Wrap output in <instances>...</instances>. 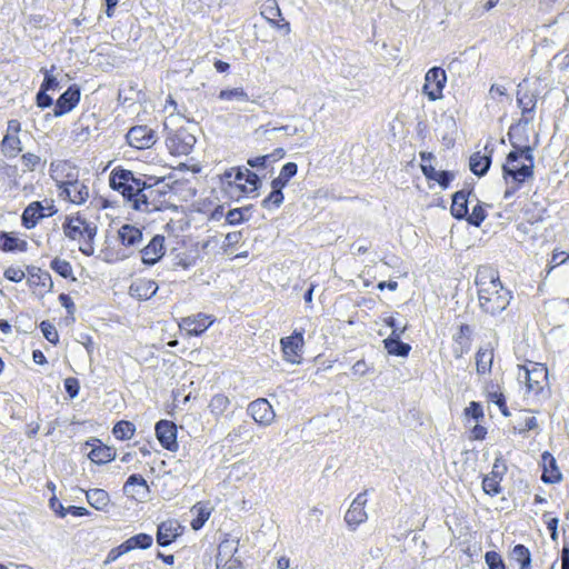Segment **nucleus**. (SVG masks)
Masks as SVG:
<instances>
[{"label":"nucleus","instance_id":"obj_22","mask_svg":"<svg viewBox=\"0 0 569 569\" xmlns=\"http://www.w3.org/2000/svg\"><path fill=\"white\" fill-rule=\"evenodd\" d=\"M164 237L157 234L149 243L140 250L142 262L146 264L157 263L164 254Z\"/></svg>","mask_w":569,"mask_h":569},{"label":"nucleus","instance_id":"obj_3","mask_svg":"<svg viewBox=\"0 0 569 569\" xmlns=\"http://www.w3.org/2000/svg\"><path fill=\"white\" fill-rule=\"evenodd\" d=\"M511 150L506 162L502 166L503 179L508 186L505 198H509L527 180L533 179L535 157L533 149L530 146H522L512 140L513 133L510 131Z\"/></svg>","mask_w":569,"mask_h":569},{"label":"nucleus","instance_id":"obj_30","mask_svg":"<svg viewBox=\"0 0 569 569\" xmlns=\"http://www.w3.org/2000/svg\"><path fill=\"white\" fill-rule=\"evenodd\" d=\"M543 473L542 480L548 483L558 482L561 478V473L557 468L556 460L549 452L542 455Z\"/></svg>","mask_w":569,"mask_h":569},{"label":"nucleus","instance_id":"obj_12","mask_svg":"<svg viewBox=\"0 0 569 569\" xmlns=\"http://www.w3.org/2000/svg\"><path fill=\"white\" fill-rule=\"evenodd\" d=\"M283 359L292 365H298L302 359L303 348V333L302 331H295L291 336L284 337L280 340Z\"/></svg>","mask_w":569,"mask_h":569},{"label":"nucleus","instance_id":"obj_51","mask_svg":"<svg viewBox=\"0 0 569 569\" xmlns=\"http://www.w3.org/2000/svg\"><path fill=\"white\" fill-rule=\"evenodd\" d=\"M466 417H471L476 421H479L483 418L482 406L477 401H471L469 406L465 409Z\"/></svg>","mask_w":569,"mask_h":569},{"label":"nucleus","instance_id":"obj_42","mask_svg":"<svg viewBox=\"0 0 569 569\" xmlns=\"http://www.w3.org/2000/svg\"><path fill=\"white\" fill-rule=\"evenodd\" d=\"M229 398L222 393H218L211 398L209 402V409L214 416H222L229 408Z\"/></svg>","mask_w":569,"mask_h":569},{"label":"nucleus","instance_id":"obj_49","mask_svg":"<svg viewBox=\"0 0 569 569\" xmlns=\"http://www.w3.org/2000/svg\"><path fill=\"white\" fill-rule=\"evenodd\" d=\"M40 329H41L44 338L49 342H51L53 345L58 343L59 335H58L56 327L52 323H50L49 321H42L40 325Z\"/></svg>","mask_w":569,"mask_h":569},{"label":"nucleus","instance_id":"obj_52","mask_svg":"<svg viewBox=\"0 0 569 569\" xmlns=\"http://www.w3.org/2000/svg\"><path fill=\"white\" fill-rule=\"evenodd\" d=\"M485 209L481 206L476 204L472 209V212L468 216V221L469 223L479 227L481 222L485 220Z\"/></svg>","mask_w":569,"mask_h":569},{"label":"nucleus","instance_id":"obj_55","mask_svg":"<svg viewBox=\"0 0 569 569\" xmlns=\"http://www.w3.org/2000/svg\"><path fill=\"white\" fill-rule=\"evenodd\" d=\"M242 239L241 231H233L226 234L223 247L224 251H228L230 248L236 247Z\"/></svg>","mask_w":569,"mask_h":569},{"label":"nucleus","instance_id":"obj_36","mask_svg":"<svg viewBox=\"0 0 569 569\" xmlns=\"http://www.w3.org/2000/svg\"><path fill=\"white\" fill-rule=\"evenodd\" d=\"M298 167L295 162H287L277 178L271 181V188L283 189L289 180L297 174Z\"/></svg>","mask_w":569,"mask_h":569},{"label":"nucleus","instance_id":"obj_48","mask_svg":"<svg viewBox=\"0 0 569 569\" xmlns=\"http://www.w3.org/2000/svg\"><path fill=\"white\" fill-rule=\"evenodd\" d=\"M485 561L489 569H506L501 556L496 551H487L485 555Z\"/></svg>","mask_w":569,"mask_h":569},{"label":"nucleus","instance_id":"obj_13","mask_svg":"<svg viewBox=\"0 0 569 569\" xmlns=\"http://www.w3.org/2000/svg\"><path fill=\"white\" fill-rule=\"evenodd\" d=\"M517 102L521 109V119L517 128L528 126L535 118V109L537 104V96L525 88L522 83L519 84L517 93Z\"/></svg>","mask_w":569,"mask_h":569},{"label":"nucleus","instance_id":"obj_7","mask_svg":"<svg viewBox=\"0 0 569 569\" xmlns=\"http://www.w3.org/2000/svg\"><path fill=\"white\" fill-rule=\"evenodd\" d=\"M447 83L446 71L440 67H433L425 74V83L422 86V93L427 96L429 101H437L442 99L443 89Z\"/></svg>","mask_w":569,"mask_h":569},{"label":"nucleus","instance_id":"obj_23","mask_svg":"<svg viewBox=\"0 0 569 569\" xmlns=\"http://www.w3.org/2000/svg\"><path fill=\"white\" fill-rule=\"evenodd\" d=\"M123 492L136 500H144L149 496V486L140 475H131L123 486Z\"/></svg>","mask_w":569,"mask_h":569},{"label":"nucleus","instance_id":"obj_2","mask_svg":"<svg viewBox=\"0 0 569 569\" xmlns=\"http://www.w3.org/2000/svg\"><path fill=\"white\" fill-rule=\"evenodd\" d=\"M480 308L491 316L503 311L510 303L511 293L503 288L499 273L491 267L481 266L476 273Z\"/></svg>","mask_w":569,"mask_h":569},{"label":"nucleus","instance_id":"obj_64","mask_svg":"<svg viewBox=\"0 0 569 569\" xmlns=\"http://www.w3.org/2000/svg\"><path fill=\"white\" fill-rule=\"evenodd\" d=\"M59 301H60L61 306L67 309L68 313H70V315L73 313L74 303L70 296H68L66 293H61L59 296Z\"/></svg>","mask_w":569,"mask_h":569},{"label":"nucleus","instance_id":"obj_59","mask_svg":"<svg viewBox=\"0 0 569 569\" xmlns=\"http://www.w3.org/2000/svg\"><path fill=\"white\" fill-rule=\"evenodd\" d=\"M272 154L259 156L248 160V164L252 168H264L271 161Z\"/></svg>","mask_w":569,"mask_h":569},{"label":"nucleus","instance_id":"obj_61","mask_svg":"<svg viewBox=\"0 0 569 569\" xmlns=\"http://www.w3.org/2000/svg\"><path fill=\"white\" fill-rule=\"evenodd\" d=\"M37 104L40 108H48L52 104V98L47 94V91L40 89V91L37 93Z\"/></svg>","mask_w":569,"mask_h":569},{"label":"nucleus","instance_id":"obj_25","mask_svg":"<svg viewBox=\"0 0 569 569\" xmlns=\"http://www.w3.org/2000/svg\"><path fill=\"white\" fill-rule=\"evenodd\" d=\"M80 100V90L77 87H70L57 100L54 114L62 116L71 111Z\"/></svg>","mask_w":569,"mask_h":569},{"label":"nucleus","instance_id":"obj_35","mask_svg":"<svg viewBox=\"0 0 569 569\" xmlns=\"http://www.w3.org/2000/svg\"><path fill=\"white\" fill-rule=\"evenodd\" d=\"M490 163H491L490 154H481L480 152H476L470 157L469 166H470V170L475 174L481 177L488 171Z\"/></svg>","mask_w":569,"mask_h":569},{"label":"nucleus","instance_id":"obj_46","mask_svg":"<svg viewBox=\"0 0 569 569\" xmlns=\"http://www.w3.org/2000/svg\"><path fill=\"white\" fill-rule=\"evenodd\" d=\"M50 267L63 278H69L72 274V267L67 260L54 258L51 261Z\"/></svg>","mask_w":569,"mask_h":569},{"label":"nucleus","instance_id":"obj_21","mask_svg":"<svg viewBox=\"0 0 569 569\" xmlns=\"http://www.w3.org/2000/svg\"><path fill=\"white\" fill-rule=\"evenodd\" d=\"M59 187L63 190L67 198L74 204H83L90 197L89 188L82 181H62Z\"/></svg>","mask_w":569,"mask_h":569},{"label":"nucleus","instance_id":"obj_32","mask_svg":"<svg viewBox=\"0 0 569 569\" xmlns=\"http://www.w3.org/2000/svg\"><path fill=\"white\" fill-rule=\"evenodd\" d=\"M493 361V350L490 348H480L476 355V367L478 375H486L491 371Z\"/></svg>","mask_w":569,"mask_h":569},{"label":"nucleus","instance_id":"obj_56","mask_svg":"<svg viewBox=\"0 0 569 569\" xmlns=\"http://www.w3.org/2000/svg\"><path fill=\"white\" fill-rule=\"evenodd\" d=\"M41 71L44 73V80L41 84V89H43V91L56 90L59 87L57 78L50 74L46 69H41Z\"/></svg>","mask_w":569,"mask_h":569},{"label":"nucleus","instance_id":"obj_16","mask_svg":"<svg viewBox=\"0 0 569 569\" xmlns=\"http://www.w3.org/2000/svg\"><path fill=\"white\" fill-rule=\"evenodd\" d=\"M366 503L367 492L363 491L357 495L347 510L345 520L351 530H355L359 525L363 523L368 519V515L365 509Z\"/></svg>","mask_w":569,"mask_h":569},{"label":"nucleus","instance_id":"obj_27","mask_svg":"<svg viewBox=\"0 0 569 569\" xmlns=\"http://www.w3.org/2000/svg\"><path fill=\"white\" fill-rule=\"evenodd\" d=\"M180 526L177 521L168 520L158 526L157 542L160 546H169L179 535Z\"/></svg>","mask_w":569,"mask_h":569},{"label":"nucleus","instance_id":"obj_53","mask_svg":"<svg viewBox=\"0 0 569 569\" xmlns=\"http://www.w3.org/2000/svg\"><path fill=\"white\" fill-rule=\"evenodd\" d=\"M568 260H569V253H567L565 251H553V253L551 256V260L549 262V269L547 272L550 273L553 268H556L557 266L563 264Z\"/></svg>","mask_w":569,"mask_h":569},{"label":"nucleus","instance_id":"obj_10","mask_svg":"<svg viewBox=\"0 0 569 569\" xmlns=\"http://www.w3.org/2000/svg\"><path fill=\"white\" fill-rule=\"evenodd\" d=\"M21 124L18 120L11 119L7 124V132L1 141V152L7 158H14L22 151V143L19 138Z\"/></svg>","mask_w":569,"mask_h":569},{"label":"nucleus","instance_id":"obj_62","mask_svg":"<svg viewBox=\"0 0 569 569\" xmlns=\"http://www.w3.org/2000/svg\"><path fill=\"white\" fill-rule=\"evenodd\" d=\"M50 508L61 518L67 516V508L57 498L50 499Z\"/></svg>","mask_w":569,"mask_h":569},{"label":"nucleus","instance_id":"obj_39","mask_svg":"<svg viewBox=\"0 0 569 569\" xmlns=\"http://www.w3.org/2000/svg\"><path fill=\"white\" fill-rule=\"evenodd\" d=\"M1 241L2 242L0 244V248L3 251H24L27 249V242L24 240H21L8 233H2Z\"/></svg>","mask_w":569,"mask_h":569},{"label":"nucleus","instance_id":"obj_6","mask_svg":"<svg viewBox=\"0 0 569 569\" xmlns=\"http://www.w3.org/2000/svg\"><path fill=\"white\" fill-rule=\"evenodd\" d=\"M223 180L243 193L256 191L259 184V177L249 169L232 168L224 172Z\"/></svg>","mask_w":569,"mask_h":569},{"label":"nucleus","instance_id":"obj_1","mask_svg":"<svg viewBox=\"0 0 569 569\" xmlns=\"http://www.w3.org/2000/svg\"><path fill=\"white\" fill-rule=\"evenodd\" d=\"M110 187L119 191L127 199L131 207L142 212H153L161 209L163 196L156 184H147L140 178H137L132 171L124 169L112 170L109 178Z\"/></svg>","mask_w":569,"mask_h":569},{"label":"nucleus","instance_id":"obj_28","mask_svg":"<svg viewBox=\"0 0 569 569\" xmlns=\"http://www.w3.org/2000/svg\"><path fill=\"white\" fill-rule=\"evenodd\" d=\"M118 238L124 247H138L142 242V231L132 224H123L118 230Z\"/></svg>","mask_w":569,"mask_h":569},{"label":"nucleus","instance_id":"obj_19","mask_svg":"<svg viewBox=\"0 0 569 569\" xmlns=\"http://www.w3.org/2000/svg\"><path fill=\"white\" fill-rule=\"evenodd\" d=\"M421 170L428 180L436 181L443 189L448 188L449 183L455 178L450 171H437L433 166H427V159L432 160V153L421 152Z\"/></svg>","mask_w":569,"mask_h":569},{"label":"nucleus","instance_id":"obj_41","mask_svg":"<svg viewBox=\"0 0 569 569\" xmlns=\"http://www.w3.org/2000/svg\"><path fill=\"white\" fill-rule=\"evenodd\" d=\"M218 98L223 101L248 102L249 96L242 88L224 89L219 92Z\"/></svg>","mask_w":569,"mask_h":569},{"label":"nucleus","instance_id":"obj_45","mask_svg":"<svg viewBox=\"0 0 569 569\" xmlns=\"http://www.w3.org/2000/svg\"><path fill=\"white\" fill-rule=\"evenodd\" d=\"M502 476H486L482 480V489L489 496H496L500 492V481Z\"/></svg>","mask_w":569,"mask_h":569},{"label":"nucleus","instance_id":"obj_34","mask_svg":"<svg viewBox=\"0 0 569 569\" xmlns=\"http://www.w3.org/2000/svg\"><path fill=\"white\" fill-rule=\"evenodd\" d=\"M451 213L457 219L468 216V197L465 191H457L452 197Z\"/></svg>","mask_w":569,"mask_h":569},{"label":"nucleus","instance_id":"obj_31","mask_svg":"<svg viewBox=\"0 0 569 569\" xmlns=\"http://www.w3.org/2000/svg\"><path fill=\"white\" fill-rule=\"evenodd\" d=\"M86 498L92 508L100 511L107 510L110 503L109 493L103 489H90L86 491Z\"/></svg>","mask_w":569,"mask_h":569},{"label":"nucleus","instance_id":"obj_8","mask_svg":"<svg viewBox=\"0 0 569 569\" xmlns=\"http://www.w3.org/2000/svg\"><path fill=\"white\" fill-rule=\"evenodd\" d=\"M196 143V138L186 129L171 131L166 138V146L169 152L173 156L189 154Z\"/></svg>","mask_w":569,"mask_h":569},{"label":"nucleus","instance_id":"obj_29","mask_svg":"<svg viewBox=\"0 0 569 569\" xmlns=\"http://www.w3.org/2000/svg\"><path fill=\"white\" fill-rule=\"evenodd\" d=\"M406 327L400 330V332H397V329L392 331L389 338H387L383 343L385 348L390 355L406 357L408 356L410 351V346L408 343H403L400 341V336L403 333Z\"/></svg>","mask_w":569,"mask_h":569},{"label":"nucleus","instance_id":"obj_11","mask_svg":"<svg viewBox=\"0 0 569 569\" xmlns=\"http://www.w3.org/2000/svg\"><path fill=\"white\" fill-rule=\"evenodd\" d=\"M44 202L46 204L40 201H33L23 210L21 219L26 228L31 229L36 227L41 219L51 217L57 212L52 202Z\"/></svg>","mask_w":569,"mask_h":569},{"label":"nucleus","instance_id":"obj_14","mask_svg":"<svg viewBox=\"0 0 569 569\" xmlns=\"http://www.w3.org/2000/svg\"><path fill=\"white\" fill-rule=\"evenodd\" d=\"M260 14L272 28L283 31L284 34L290 33V23L282 18L277 0H266L260 7Z\"/></svg>","mask_w":569,"mask_h":569},{"label":"nucleus","instance_id":"obj_5","mask_svg":"<svg viewBox=\"0 0 569 569\" xmlns=\"http://www.w3.org/2000/svg\"><path fill=\"white\" fill-rule=\"evenodd\" d=\"M517 378L526 385L528 392L539 395L547 386L548 370L542 363L528 361L525 365H518Z\"/></svg>","mask_w":569,"mask_h":569},{"label":"nucleus","instance_id":"obj_43","mask_svg":"<svg viewBox=\"0 0 569 569\" xmlns=\"http://www.w3.org/2000/svg\"><path fill=\"white\" fill-rule=\"evenodd\" d=\"M512 558L520 563V569H528L531 563L530 551L523 545H517L512 549Z\"/></svg>","mask_w":569,"mask_h":569},{"label":"nucleus","instance_id":"obj_40","mask_svg":"<svg viewBox=\"0 0 569 569\" xmlns=\"http://www.w3.org/2000/svg\"><path fill=\"white\" fill-rule=\"evenodd\" d=\"M136 431L134 425L130 421L121 420L113 427V436L119 440H129Z\"/></svg>","mask_w":569,"mask_h":569},{"label":"nucleus","instance_id":"obj_24","mask_svg":"<svg viewBox=\"0 0 569 569\" xmlns=\"http://www.w3.org/2000/svg\"><path fill=\"white\" fill-rule=\"evenodd\" d=\"M471 328L468 325H461L458 332L453 336L452 353L455 358L460 359L468 353L471 347Z\"/></svg>","mask_w":569,"mask_h":569},{"label":"nucleus","instance_id":"obj_20","mask_svg":"<svg viewBox=\"0 0 569 569\" xmlns=\"http://www.w3.org/2000/svg\"><path fill=\"white\" fill-rule=\"evenodd\" d=\"M156 435L163 448L170 451H176L178 449L177 427L173 422L160 420L156 425Z\"/></svg>","mask_w":569,"mask_h":569},{"label":"nucleus","instance_id":"obj_18","mask_svg":"<svg viewBox=\"0 0 569 569\" xmlns=\"http://www.w3.org/2000/svg\"><path fill=\"white\" fill-rule=\"evenodd\" d=\"M214 319L204 313L182 318L179 328L184 330L189 336L202 335L212 323Z\"/></svg>","mask_w":569,"mask_h":569},{"label":"nucleus","instance_id":"obj_60","mask_svg":"<svg viewBox=\"0 0 569 569\" xmlns=\"http://www.w3.org/2000/svg\"><path fill=\"white\" fill-rule=\"evenodd\" d=\"M127 549L124 548L123 543L119 545L118 547L111 549L107 556L106 562H113L116 561L120 556L127 553Z\"/></svg>","mask_w":569,"mask_h":569},{"label":"nucleus","instance_id":"obj_4","mask_svg":"<svg viewBox=\"0 0 569 569\" xmlns=\"http://www.w3.org/2000/svg\"><path fill=\"white\" fill-rule=\"evenodd\" d=\"M63 232L69 239L79 241V250L83 254L92 256L94 253L96 226L87 222L81 217H70L63 223Z\"/></svg>","mask_w":569,"mask_h":569},{"label":"nucleus","instance_id":"obj_63","mask_svg":"<svg viewBox=\"0 0 569 569\" xmlns=\"http://www.w3.org/2000/svg\"><path fill=\"white\" fill-rule=\"evenodd\" d=\"M538 428V421L535 417H527L523 421V426L519 429V433H525L530 430Z\"/></svg>","mask_w":569,"mask_h":569},{"label":"nucleus","instance_id":"obj_17","mask_svg":"<svg viewBox=\"0 0 569 569\" xmlns=\"http://www.w3.org/2000/svg\"><path fill=\"white\" fill-rule=\"evenodd\" d=\"M126 138L128 143L136 149H148L156 143L154 131L147 126L132 127Z\"/></svg>","mask_w":569,"mask_h":569},{"label":"nucleus","instance_id":"obj_9","mask_svg":"<svg viewBox=\"0 0 569 569\" xmlns=\"http://www.w3.org/2000/svg\"><path fill=\"white\" fill-rule=\"evenodd\" d=\"M238 546L239 540L236 538H226L219 543L216 556L217 569H234L240 566V560L234 557Z\"/></svg>","mask_w":569,"mask_h":569},{"label":"nucleus","instance_id":"obj_57","mask_svg":"<svg viewBox=\"0 0 569 569\" xmlns=\"http://www.w3.org/2000/svg\"><path fill=\"white\" fill-rule=\"evenodd\" d=\"M21 161L27 170H34V168L40 163V157L34 153L27 152L22 154Z\"/></svg>","mask_w":569,"mask_h":569},{"label":"nucleus","instance_id":"obj_33","mask_svg":"<svg viewBox=\"0 0 569 569\" xmlns=\"http://www.w3.org/2000/svg\"><path fill=\"white\" fill-rule=\"evenodd\" d=\"M191 513L194 516V518L191 520V527L193 530H199L209 519L211 515V508H209L206 503L199 502L191 508Z\"/></svg>","mask_w":569,"mask_h":569},{"label":"nucleus","instance_id":"obj_44","mask_svg":"<svg viewBox=\"0 0 569 569\" xmlns=\"http://www.w3.org/2000/svg\"><path fill=\"white\" fill-rule=\"evenodd\" d=\"M284 197L282 193V189L272 188V191L269 193L267 198L262 201V207L268 210H273L279 208L283 203Z\"/></svg>","mask_w":569,"mask_h":569},{"label":"nucleus","instance_id":"obj_26","mask_svg":"<svg viewBox=\"0 0 569 569\" xmlns=\"http://www.w3.org/2000/svg\"><path fill=\"white\" fill-rule=\"evenodd\" d=\"M158 284L151 279H138L129 289L130 296L139 300H148L156 295Z\"/></svg>","mask_w":569,"mask_h":569},{"label":"nucleus","instance_id":"obj_50","mask_svg":"<svg viewBox=\"0 0 569 569\" xmlns=\"http://www.w3.org/2000/svg\"><path fill=\"white\" fill-rule=\"evenodd\" d=\"M486 392L488 401L497 405L498 407L500 406V403H503L506 401L505 396L500 391V388L498 386H488Z\"/></svg>","mask_w":569,"mask_h":569},{"label":"nucleus","instance_id":"obj_38","mask_svg":"<svg viewBox=\"0 0 569 569\" xmlns=\"http://www.w3.org/2000/svg\"><path fill=\"white\" fill-rule=\"evenodd\" d=\"M88 457L92 462L102 465L114 458V451L107 446H98L91 449Z\"/></svg>","mask_w":569,"mask_h":569},{"label":"nucleus","instance_id":"obj_37","mask_svg":"<svg viewBox=\"0 0 569 569\" xmlns=\"http://www.w3.org/2000/svg\"><path fill=\"white\" fill-rule=\"evenodd\" d=\"M153 538L147 533H138L127 539L123 543L127 551L134 549H148L152 545Z\"/></svg>","mask_w":569,"mask_h":569},{"label":"nucleus","instance_id":"obj_54","mask_svg":"<svg viewBox=\"0 0 569 569\" xmlns=\"http://www.w3.org/2000/svg\"><path fill=\"white\" fill-rule=\"evenodd\" d=\"M3 276L6 279H8L10 281L20 282L24 278V272L22 269H20L18 267H9L4 270Z\"/></svg>","mask_w":569,"mask_h":569},{"label":"nucleus","instance_id":"obj_47","mask_svg":"<svg viewBox=\"0 0 569 569\" xmlns=\"http://www.w3.org/2000/svg\"><path fill=\"white\" fill-rule=\"evenodd\" d=\"M249 211V208H237L229 210L226 214V221L228 224H239L246 220L244 213Z\"/></svg>","mask_w":569,"mask_h":569},{"label":"nucleus","instance_id":"obj_15","mask_svg":"<svg viewBox=\"0 0 569 569\" xmlns=\"http://www.w3.org/2000/svg\"><path fill=\"white\" fill-rule=\"evenodd\" d=\"M248 413L260 426H270L276 418L274 410L270 402L264 398L251 401L248 406Z\"/></svg>","mask_w":569,"mask_h":569},{"label":"nucleus","instance_id":"obj_58","mask_svg":"<svg viewBox=\"0 0 569 569\" xmlns=\"http://www.w3.org/2000/svg\"><path fill=\"white\" fill-rule=\"evenodd\" d=\"M64 389L71 398H76L79 393L80 385L76 378H67L64 380Z\"/></svg>","mask_w":569,"mask_h":569}]
</instances>
